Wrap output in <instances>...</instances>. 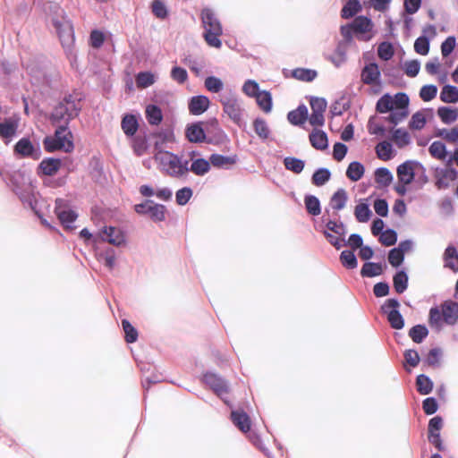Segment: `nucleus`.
Listing matches in <instances>:
<instances>
[{
  "mask_svg": "<svg viewBox=\"0 0 458 458\" xmlns=\"http://www.w3.org/2000/svg\"><path fill=\"white\" fill-rule=\"evenodd\" d=\"M347 201V191L344 189L340 188L330 198L329 206L333 210L340 211L345 208Z\"/></svg>",
  "mask_w": 458,
  "mask_h": 458,
  "instance_id": "4be33fe9",
  "label": "nucleus"
},
{
  "mask_svg": "<svg viewBox=\"0 0 458 458\" xmlns=\"http://www.w3.org/2000/svg\"><path fill=\"white\" fill-rule=\"evenodd\" d=\"M437 94V87L435 85H424L420 90V98L425 101L428 102L431 101L436 98Z\"/></svg>",
  "mask_w": 458,
  "mask_h": 458,
  "instance_id": "680f3d73",
  "label": "nucleus"
},
{
  "mask_svg": "<svg viewBox=\"0 0 458 458\" xmlns=\"http://www.w3.org/2000/svg\"><path fill=\"white\" fill-rule=\"evenodd\" d=\"M122 326L123 329L125 334V340L127 343H134L137 341L138 338V332L137 330L131 325V323L123 319L122 320Z\"/></svg>",
  "mask_w": 458,
  "mask_h": 458,
  "instance_id": "e2e57ef3",
  "label": "nucleus"
},
{
  "mask_svg": "<svg viewBox=\"0 0 458 458\" xmlns=\"http://www.w3.org/2000/svg\"><path fill=\"white\" fill-rule=\"evenodd\" d=\"M224 112L234 123H239L242 120V108L240 101L233 95L224 96L220 98Z\"/></svg>",
  "mask_w": 458,
  "mask_h": 458,
  "instance_id": "9d476101",
  "label": "nucleus"
},
{
  "mask_svg": "<svg viewBox=\"0 0 458 458\" xmlns=\"http://www.w3.org/2000/svg\"><path fill=\"white\" fill-rule=\"evenodd\" d=\"M435 177L437 189H447L450 185V182L457 179L458 172L453 167L445 169L437 168L436 169Z\"/></svg>",
  "mask_w": 458,
  "mask_h": 458,
  "instance_id": "ddd939ff",
  "label": "nucleus"
},
{
  "mask_svg": "<svg viewBox=\"0 0 458 458\" xmlns=\"http://www.w3.org/2000/svg\"><path fill=\"white\" fill-rule=\"evenodd\" d=\"M416 386L420 394L426 395L431 393L433 382L428 376L420 374L416 378Z\"/></svg>",
  "mask_w": 458,
  "mask_h": 458,
  "instance_id": "72a5a7b5",
  "label": "nucleus"
},
{
  "mask_svg": "<svg viewBox=\"0 0 458 458\" xmlns=\"http://www.w3.org/2000/svg\"><path fill=\"white\" fill-rule=\"evenodd\" d=\"M400 302L396 299H388L381 306L382 313L387 316L390 326L394 329H402L404 327V319L398 310Z\"/></svg>",
  "mask_w": 458,
  "mask_h": 458,
  "instance_id": "1a4fd4ad",
  "label": "nucleus"
},
{
  "mask_svg": "<svg viewBox=\"0 0 458 458\" xmlns=\"http://www.w3.org/2000/svg\"><path fill=\"white\" fill-rule=\"evenodd\" d=\"M55 213L66 229H73L72 224L76 220L77 215L72 210L65 209V201L64 199H57L55 200Z\"/></svg>",
  "mask_w": 458,
  "mask_h": 458,
  "instance_id": "f8f14e48",
  "label": "nucleus"
},
{
  "mask_svg": "<svg viewBox=\"0 0 458 458\" xmlns=\"http://www.w3.org/2000/svg\"><path fill=\"white\" fill-rule=\"evenodd\" d=\"M394 287L397 293H403L408 287V276L404 271H398L393 278Z\"/></svg>",
  "mask_w": 458,
  "mask_h": 458,
  "instance_id": "37998d69",
  "label": "nucleus"
},
{
  "mask_svg": "<svg viewBox=\"0 0 458 458\" xmlns=\"http://www.w3.org/2000/svg\"><path fill=\"white\" fill-rule=\"evenodd\" d=\"M108 242L115 247H120L125 243V235L123 232L115 226H104L94 237V242Z\"/></svg>",
  "mask_w": 458,
  "mask_h": 458,
  "instance_id": "6e6552de",
  "label": "nucleus"
},
{
  "mask_svg": "<svg viewBox=\"0 0 458 458\" xmlns=\"http://www.w3.org/2000/svg\"><path fill=\"white\" fill-rule=\"evenodd\" d=\"M372 215L369 207L366 203H360L355 207L354 216L358 222L367 223Z\"/></svg>",
  "mask_w": 458,
  "mask_h": 458,
  "instance_id": "49530a36",
  "label": "nucleus"
},
{
  "mask_svg": "<svg viewBox=\"0 0 458 458\" xmlns=\"http://www.w3.org/2000/svg\"><path fill=\"white\" fill-rule=\"evenodd\" d=\"M205 88L212 93H218L224 88L223 81L216 76H208L204 81Z\"/></svg>",
  "mask_w": 458,
  "mask_h": 458,
  "instance_id": "6e6d98bb",
  "label": "nucleus"
},
{
  "mask_svg": "<svg viewBox=\"0 0 458 458\" xmlns=\"http://www.w3.org/2000/svg\"><path fill=\"white\" fill-rule=\"evenodd\" d=\"M408 115L409 110H401L394 108L390 111L389 115L385 117L384 119L394 125H397L398 123L403 122Z\"/></svg>",
  "mask_w": 458,
  "mask_h": 458,
  "instance_id": "864d4df0",
  "label": "nucleus"
},
{
  "mask_svg": "<svg viewBox=\"0 0 458 458\" xmlns=\"http://www.w3.org/2000/svg\"><path fill=\"white\" fill-rule=\"evenodd\" d=\"M151 11L158 19H165L168 14L167 8L162 0H153L151 3Z\"/></svg>",
  "mask_w": 458,
  "mask_h": 458,
  "instance_id": "052dcab7",
  "label": "nucleus"
},
{
  "mask_svg": "<svg viewBox=\"0 0 458 458\" xmlns=\"http://www.w3.org/2000/svg\"><path fill=\"white\" fill-rule=\"evenodd\" d=\"M414 50L422 55H426L429 51V40L428 38L419 37L414 42Z\"/></svg>",
  "mask_w": 458,
  "mask_h": 458,
  "instance_id": "0e129e2a",
  "label": "nucleus"
},
{
  "mask_svg": "<svg viewBox=\"0 0 458 458\" xmlns=\"http://www.w3.org/2000/svg\"><path fill=\"white\" fill-rule=\"evenodd\" d=\"M382 272L383 268L381 264L374 262H366L360 270V275L363 277H374L381 275Z\"/></svg>",
  "mask_w": 458,
  "mask_h": 458,
  "instance_id": "58836bf2",
  "label": "nucleus"
},
{
  "mask_svg": "<svg viewBox=\"0 0 458 458\" xmlns=\"http://www.w3.org/2000/svg\"><path fill=\"white\" fill-rule=\"evenodd\" d=\"M134 210L139 215H148L154 222H163L165 219L166 208L164 205L147 199L134 206Z\"/></svg>",
  "mask_w": 458,
  "mask_h": 458,
  "instance_id": "0eeeda50",
  "label": "nucleus"
},
{
  "mask_svg": "<svg viewBox=\"0 0 458 458\" xmlns=\"http://www.w3.org/2000/svg\"><path fill=\"white\" fill-rule=\"evenodd\" d=\"M375 181L381 187H387L393 181V174L390 170L386 167L377 168L375 171Z\"/></svg>",
  "mask_w": 458,
  "mask_h": 458,
  "instance_id": "473e14b6",
  "label": "nucleus"
},
{
  "mask_svg": "<svg viewBox=\"0 0 458 458\" xmlns=\"http://www.w3.org/2000/svg\"><path fill=\"white\" fill-rule=\"evenodd\" d=\"M393 107V98L389 94H385L377 102L376 110L380 114L390 112Z\"/></svg>",
  "mask_w": 458,
  "mask_h": 458,
  "instance_id": "5fc2aeb1",
  "label": "nucleus"
},
{
  "mask_svg": "<svg viewBox=\"0 0 458 458\" xmlns=\"http://www.w3.org/2000/svg\"><path fill=\"white\" fill-rule=\"evenodd\" d=\"M259 106L265 112L269 113L272 109V97L267 90L260 91L256 97Z\"/></svg>",
  "mask_w": 458,
  "mask_h": 458,
  "instance_id": "a19ab883",
  "label": "nucleus"
},
{
  "mask_svg": "<svg viewBox=\"0 0 458 458\" xmlns=\"http://www.w3.org/2000/svg\"><path fill=\"white\" fill-rule=\"evenodd\" d=\"M413 165H417L422 167L419 163H415L412 161H406L397 167V177L399 182L403 184H410L415 176Z\"/></svg>",
  "mask_w": 458,
  "mask_h": 458,
  "instance_id": "f3484780",
  "label": "nucleus"
},
{
  "mask_svg": "<svg viewBox=\"0 0 458 458\" xmlns=\"http://www.w3.org/2000/svg\"><path fill=\"white\" fill-rule=\"evenodd\" d=\"M202 25L205 30L204 38L207 43L213 47L219 48L222 45L219 37L222 35V26L218 19L210 9L201 12Z\"/></svg>",
  "mask_w": 458,
  "mask_h": 458,
  "instance_id": "20e7f679",
  "label": "nucleus"
},
{
  "mask_svg": "<svg viewBox=\"0 0 458 458\" xmlns=\"http://www.w3.org/2000/svg\"><path fill=\"white\" fill-rule=\"evenodd\" d=\"M392 139L400 148H404L411 143V136L409 132L403 128L394 130Z\"/></svg>",
  "mask_w": 458,
  "mask_h": 458,
  "instance_id": "f704fd0d",
  "label": "nucleus"
},
{
  "mask_svg": "<svg viewBox=\"0 0 458 458\" xmlns=\"http://www.w3.org/2000/svg\"><path fill=\"white\" fill-rule=\"evenodd\" d=\"M428 335V328L423 325H416L409 331V336L416 344H420Z\"/></svg>",
  "mask_w": 458,
  "mask_h": 458,
  "instance_id": "c03bdc74",
  "label": "nucleus"
},
{
  "mask_svg": "<svg viewBox=\"0 0 458 458\" xmlns=\"http://www.w3.org/2000/svg\"><path fill=\"white\" fill-rule=\"evenodd\" d=\"M52 23L65 52L67 54H72V47L74 42V33L71 21L62 16L54 18L52 20Z\"/></svg>",
  "mask_w": 458,
  "mask_h": 458,
  "instance_id": "423d86ee",
  "label": "nucleus"
},
{
  "mask_svg": "<svg viewBox=\"0 0 458 458\" xmlns=\"http://www.w3.org/2000/svg\"><path fill=\"white\" fill-rule=\"evenodd\" d=\"M55 139L58 142V147L65 152H70L73 148L71 140L72 133L68 131V125H56Z\"/></svg>",
  "mask_w": 458,
  "mask_h": 458,
  "instance_id": "2eb2a0df",
  "label": "nucleus"
},
{
  "mask_svg": "<svg viewBox=\"0 0 458 458\" xmlns=\"http://www.w3.org/2000/svg\"><path fill=\"white\" fill-rule=\"evenodd\" d=\"M98 259L107 268L113 269L115 266V251L112 248H107L98 253Z\"/></svg>",
  "mask_w": 458,
  "mask_h": 458,
  "instance_id": "7c9ffc66",
  "label": "nucleus"
},
{
  "mask_svg": "<svg viewBox=\"0 0 458 458\" xmlns=\"http://www.w3.org/2000/svg\"><path fill=\"white\" fill-rule=\"evenodd\" d=\"M331 177V173L327 168H318L315 171L311 177V182L315 186L320 187L325 185Z\"/></svg>",
  "mask_w": 458,
  "mask_h": 458,
  "instance_id": "ea45409f",
  "label": "nucleus"
},
{
  "mask_svg": "<svg viewBox=\"0 0 458 458\" xmlns=\"http://www.w3.org/2000/svg\"><path fill=\"white\" fill-rule=\"evenodd\" d=\"M156 81L155 75L150 72H141L136 76V84L138 88H148Z\"/></svg>",
  "mask_w": 458,
  "mask_h": 458,
  "instance_id": "3c124183",
  "label": "nucleus"
},
{
  "mask_svg": "<svg viewBox=\"0 0 458 458\" xmlns=\"http://www.w3.org/2000/svg\"><path fill=\"white\" fill-rule=\"evenodd\" d=\"M392 145L387 141H382L376 147L378 158L386 161L392 158Z\"/></svg>",
  "mask_w": 458,
  "mask_h": 458,
  "instance_id": "13d9d810",
  "label": "nucleus"
},
{
  "mask_svg": "<svg viewBox=\"0 0 458 458\" xmlns=\"http://www.w3.org/2000/svg\"><path fill=\"white\" fill-rule=\"evenodd\" d=\"M361 81L364 84L372 85L377 83L380 78V71L377 64L370 63L361 71Z\"/></svg>",
  "mask_w": 458,
  "mask_h": 458,
  "instance_id": "a211bd4d",
  "label": "nucleus"
},
{
  "mask_svg": "<svg viewBox=\"0 0 458 458\" xmlns=\"http://www.w3.org/2000/svg\"><path fill=\"white\" fill-rule=\"evenodd\" d=\"M364 166L357 161L350 163L346 170V176L352 182L359 181L364 174Z\"/></svg>",
  "mask_w": 458,
  "mask_h": 458,
  "instance_id": "c756f323",
  "label": "nucleus"
},
{
  "mask_svg": "<svg viewBox=\"0 0 458 458\" xmlns=\"http://www.w3.org/2000/svg\"><path fill=\"white\" fill-rule=\"evenodd\" d=\"M437 115L444 123L449 124L457 120L458 109L450 106H440L437 109Z\"/></svg>",
  "mask_w": 458,
  "mask_h": 458,
  "instance_id": "cd10ccee",
  "label": "nucleus"
},
{
  "mask_svg": "<svg viewBox=\"0 0 458 458\" xmlns=\"http://www.w3.org/2000/svg\"><path fill=\"white\" fill-rule=\"evenodd\" d=\"M210 165V160L198 158L192 161L189 171H191L196 175H204L209 171Z\"/></svg>",
  "mask_w": 458,
  "mask_h": 458,
  "instance_id": "c9c22d12",
  "label": "nucleus"
},
{
  "mask_svg": "<svg viewBox=\"0 0 458 458\" xmlns=\"http://www.w3.org/2000/svg\"><path fill=\"white\" fill-rule=\"evenodd\" d=\"M81 109V98L69 95L54 108L51 120L55 125H68L70 121L78 116Z\"/></svg>",
  "mask_w": 458,
  "mask_h": 458,
  "instance_id": "f03ea898",
  "label": "nucleus"
},
{
  "mask_svg": "<svg viewBox=\"0 0 458 458\" xmlns=\"http://www.w3.org/2000/svg\"><path fill=\"white\" fill-rule=\"evenodd\" d=\"M352 24L354 31L360 33L368 32L372 28L371 20L364 16L356 17Z\"/></svg>",
  "mask_w": 458,
  "mask_h": 458,
  "instance_id": "de8ad7c7",
  "label": "nucleus"
},
{
  "mask_svg": "<svg viewBox=\"0 0 458 458\" xmlns=\"http://www.w3.org/2000/svg\"><path fill=\"white\" fill-rule=\"evenodd\" d=\"M409 97L405 93H397L393 98V107L401 110H409Z\"/></svg>",
  "mask_w": 458,
  "mask_h": 458,
  "instance_id": "69168bd1",
  "label": "nucleus"
},
{
  "mask_svg": "<svg viewBox=\"0 0 458 458\" xmlns=\"http://www.w3.org/2000/svg\"><path fill=\"white\" fill-rule=\"evenodd\" d=\"M284 165L287 170L299 174L303 171L305 162L297 157H286L284 159Z\"/></svg>",
  "mask_w": 458,
  "mask_h": 458,
  "instance_id": "e433bc0d",
  "label": "nucleus"
},
{
  "mask_svg": "<svg viewBox=\"0 0 458 458\" xmlns=\"http://www.w3.org/2000/svg\"><path fill=\"white\" fill-rule=\"evenodd\" d=\"M310 141L313 148L324 150L328 146V140L326 132L321 130L315 129L310 134Z\"/></svg>",
  "mask_w": 458,
  "mask_h": 458,
  "instance_id": "b1692460",
  "label": "nucleus"
},
{
  "mask_svg": "<svg viewBox=\"0 0 458 458\" xmlns=\"http://www.w3.org/2000/svg\"><path fill=\"white\" fill-rule=\"evenodd\" d=\"M427 123L426 116L424 114V111H418L412 114L410 122L409 127L411 130H421Z\"/></svg>",
  "mask_w": 458,
  "mask_h": 458,
  "instance_id": "bf43d9fd",
  "label": "nucleus"
},
{
  "mask_svg": "<svg viewBox=\"0 0 458 458\" xmlns=\"http://www.w3.org/2000/svg\"><path fill=\"white\" fill-rule=\"evenodd\" d=\"M242 91L251 98H255L260 92L258 82L253 80H248L244 82Z\"/></svg>",
  "mask_w": 458,
  "mask_h": 458,
  "instance_id": "774afa93",
  "label": "nucleus"
},
{
  "mask_svg": "<svg viewBox=\"0 0 458 458\" xmlns=\"http://www.w3.org/2000/svg\"><path fill=\"white\" fill-rule=\"evenodd\" d=\"M62 161L58 158H45L38 165V174L52 176L61 168Z\"/></svg>",
  "mask_w": 458,
  "mask_h": 458,
  "instance_id": "6ab92c4d",
  "label": "nucleus"
},
{
  "mask_svg": "<svg viewBox=\"0 0 458 458\" xmlns=\"http://www.w3.org/2000/svg\"><path fill=\"white\" fill-rule=\"evenodd\" d=\"M340 261L348 269L356 268L358 261L354 253L351 250H344L340 254Z\"/></svg>",
  "mask_w": 458,
  "mask_h": 458,
  "instance_id": "603ef678",
  "label": "nucleus"
},
{
  "mask_svg": "<svg viewBox=\"0 0 458 458\" xmlns=\"http://www.w3.org/2000/svg\"><path fill=\"white\" fill-rule=\"evenodd\" d=\"M360 8V4L357 0H350L342 9V17L349 19L358 13Z\"/></svg>",
  "mask_w": 458,
  "mask_h": 458,
  "instance_id": "4d7b16f0",
  "label": "nucleus"
},
{
  "mask_svg": "<svg viewBox=\"0 0 458 458\" xmlns=\"http://www.w3.org/2000/svg\"><path fill=\"white\" fill-rule=\"evenodd\" d=\"M307 212L312 216H318L321 212L320 201L313 195H307L304 198Z\"/></svg>",
  "mask_w": 458,
  "mask_h": 458,
  "instance_id": "79ce46f5",
  "label": "nucleus"
},
{
  "mask_svg": "<svg viewBox=\"0 0 458 458\" xmlns=\"http://www.w3.org/2000/svg\"><path fill=\"white\" fill-rule=\"evenodd\" d=\"M233 423L242 432H248L250 428V420L243 411H233L231 413Z\"/></svg>",
  "mask_w": 458,
  "mask_h": 458,
  "instance_id": "5701e85b",
  "label": "nucleus"
},
{
  "mask_svg": "<svg viewBox=\"0 0 458 458\" xmlns=\"http://www.w3.org/2000/svg\"><path fill=\"white\" fill-rule=\"evenodd\" d=\"M429 154L437 159L444 160L446 157V147L442 141H434L428 148Z\"/></svg>",
  "mask_w": 458,
  "mask_h": 458,
  "instance_id": "a18cd8bd",
  "label": "nucleus"
},
{
  "mask_svg": "<svg viewBox=\"0 0 458 458\" xmlns=\"http://www.w3.org/2000/svg\"><path fill=\"white\" fill-rule=\"evenodd\" d=\"M19 127V118L11 116L0 122V137L9 143L15 136Z\"/></svg>",
  "mask_w": 458,
  "mask_h": 458,
  "instance_id": "4468645a",
  "label": "nucleus"
},
{
  "mask_svg": "<svg viewBox=\"0 0 458 458\" xmlns=\"http://www.w3.org/2000/svg\"><path fill=\"white\" fill-rule=\"evenodd\" d=\"M429 325L440 330L444 324L454 326L458 322V302L453 301H444L440 309L432 307L429 310Z\"/></svg>",
  "mask_w": 458,
  "mask_h": 458,
  "instance_id": "7ed1b4c3",
  "label": "nucleus"
},
{
  "mask_svg": "<svg viewBox=\"0 0 458 458\" xmlns=\"http://www.w3.org/2000/svg\"><path fill=\"white\" fill-rule=\"evenodd\" d=\"M326 228L327 229L323 231V234L328 242L336 250L346 245L345 235L347 229L343 222L329 219L326 221Z\"/></svg>",
  "mask_w": 458,
  "mask_h": 458,
  "instance_id": "39448f33",
  "label": "nucleus"
},
{
  "mask_svg": "<svg viewBox=\"0 0 458 458\" xmlns=\"http://www.w3.org/2000/svg\"><path fill=\"white\" fill-rule=\"evenodd\" d=\"M186 137L191 142H202L206 135L200 123H192L186 128Z\"/></svg>",
  "mask_w": 458,
  "mask_h": 458,
  "instance_id": "a878e982",
  "label": "nucleus"
},
{
  "mask_svg": "<svg viewBox=\"0 0 458 458\" xmlns=\"http://www.w3.org/2000/svg\"><path fill=\"white\" fill-rule=\"evenodd\" d=\"M203 381L222 399H224L229 393V386L227 382L216 373H206L203 376Z\"/></svg>",
  "mask_w": 458,
  "mask_h": 458,
  "instance_id": "9b49d317",
  "label": "nucleus"
},
{
  "mask_svg": "<svg viewBox=\"0 0 458 458\" xmlns=\"http://www.w3.org/2000/svg\"><path fill=\"white\" fill-rule=\"evenodd\" d=\"M122 129L127 136H132L138 130V121L133 114H126L122 120Z\"/></svg>",
  "mask_w": 458,
  "mask_h": 458,
  "instance_id": "c85d7f7f",
  "label": "nucleus"
},
{
  "mask_svg": "<svg viewBox=\"0 0 458 458\" xmlns=\"http://www.w3.org/2000/svg\"><path fill=\"white\" fill-rule=\"evenodd\" d=\"M377 55L384 61L390 60L394 55L392 45L388 42L381 43L377 48Z\"/></svg>",
  "mask_w": 458,
  "mask_h": 458,
  "instance_id": "338daca9",
  "label": "nucleus"
},
{
  "mask_svg": "<svg viewBox=\"0 0 458 458\" xmlns=\"http://www.w3.org/2000/svg\"><path fill=\"white\" fill-rule=\"evenodd\" d=\"M318 73L315 70L297 68L293 71V77L301 81H312Z\"/></svg>",
  "mask_w": 458,
  "mask_h": 458,
  "instance_id": "8fccbe9b",
  "label": "nucleus"
},
{
  "mask_svg": "<svg viewBox=\"0 0 458 458\" xmlns=\"http://www.w3.org/2000/svg\"><path fill=\"white\" fill-rule=\"evenodd\" d=\"M445 266L452 270H458V251L455 247L448 246L444 253Z\"/></svg>",
  "mask_w": 458,
  "mask_h": 458,
  "instance_id": "bb28decb",
  "label": "nucleus"
},
{
  "mask_svg": "<svg viewBox=\"0 0 458 458\" xmlns=\"http://www.w3.org/2000/svg\"><path fill=\"white\" fill-rule=\"evenodd\" d=\"M154 158L158 169L171 177L180 178L189 172V161L182 160L172 152L159 150Z\"/></svg>",
  "mask_w": 458,
  "mask_h": 458,
  "instance_id": "f257e3e1",
  "label": "nucleus"
},
{
  "mask_svg": "<svg viewBox=\"0 0 458 458\" xmlns=\"http://www.w3.org/2000/svg\"><path fill=\"white\" fill-rule=\"evenodd\" d=\"M209 99L206 96L192 97L189 103V111L194 115L203 114L209 106Z\"/></svg>",
  "mask_w": 458,
  "mask_h": 458,
  "instance_id": "aec40b11",
  "label": "nucleus"
},
{
  "mask_svg": "<svg viewBox=\"0 0 458 458\" xmlns=\"http://www.w3.org/2000/svg\"><path fill=\"white\" fill-rule=\"evenodd\" d=\"M146 116L148 122L152 125H158L163 120L161 109L155 105H149L147 106Z\"/></svg>",
  "mask_w": 458,
  "mask_h": 458,
  "instance_id": "4c0bfd02",
  "label": "nucleus"
},
{
  "mask_svg": "<svg viewBox=\"0 0 458 458\" xmlns=\"http://www.w3.org/2000/svg\"><path fill=\"white\" fill-rule=\"evenodd\" d=\"M308 118V108L304 105L299 106L295 110L287 114L288 121L293 125L302 124Z\"/></svg>",
  "mask_w": 458,
  "mask_h": 458,
  "instance_id": "393cba45",
  "label": "nucleus"
},
{
  "mask_svg": "<svg viewBox=\"0 0 458 458\" xmlns=\"http://www.w3.org/2000/svg\"><path fill=\"white\" fill-rule=\"evenodd\" d=\"M253 128L256 134L261 140H267L270 134V129L267 123V122L262 118H256L253 122Z\"/></svg>",
  "mask_w": 458,
  "mask_h": 458,
  "instance_id": "09e8293b",
  "label": "nucleus"
},
{
  "mask_svg": "<svg viewBox=\"0 0 458 458\" xmlns=\"http://www.w3.org/2000/svg\"><path fill=\"white\" fill-rule=\"evenodd\" d=\"M14 151L16 154L28 157L38 158L39 148H36L28 138L21 139L14 146Z\"/></svg>",
  "mask_w": 458,
  "mask_h": 458,
  "instance_id": "dca6fc26",
  "label": "nucleus"
},
{
  "mask_svg": "<svg viewBox=\"0 0 458 458\" xmlns=\"http://www.w3.org/2000/svg\"><path fill=\"white\" fill-rule=\"evenodd\" d=\"M209 160L213 166L226 169L235 165L238 158L236 155L223 156L220 154H212L209 157Z\"/></svg>",
  "mask_w": 458,
  "mask_h": 458,
  "instance_id": "412c9836",
  "label": "nucleus"
},
{
  "mask_svg": "<svg viewBox=\"0 0 458 458\" xmlns=\"http://www.w3.org/2000/svg\"><path fill=\"white\" fill-rule=\"evenodd\" d=\"M440 99L450 104L458 102V89L452 85L444 86L440 93Z\"/></svg>",
  "mask_w": 458,
  "mask_h": 458,
  "instance_id": "2f4dec72",
  "label": "nucleus"
}]
</instances>
